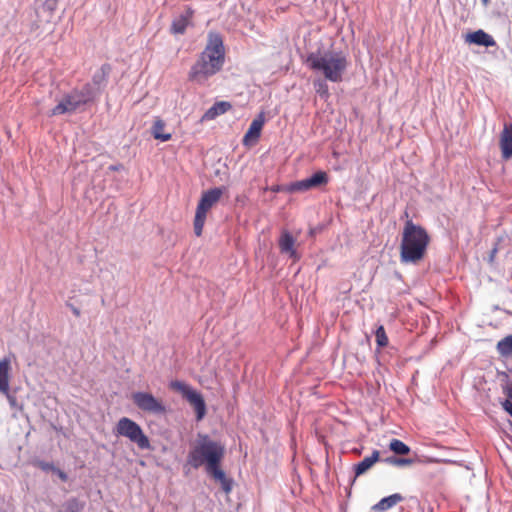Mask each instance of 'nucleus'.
<instances>
[{
  "mask_svg": "<svg viewBox=\"0 0 512 512\" xmlns=\"http://www.w3.org/2000/svg\"><path fill=\"white\" fill-rule=\"evenodd\" d=\"M232 109V104L226 100L215 101L201 116L199 123L214 120Z\"/></svg>",
  "mask_w": 512,
  "mask_h": 512,
  "instance_id": "aec40b11",
  "label": "nucleus"
},
{
  "mask_svg": "<svg viewBox=\"0 0 512 512\" xmlns=\"http://www.w3.org/2000/svg\"><path fill=\"white\" fill-rule=\"evenodd\" d=\"M508 425H509L510 431L512 432V421L511 420H508Z\"/></svg>",
  "mask_w": 512,
  "mask_h": 512,
  "instance_id": "37998d69",
  "label": "nucleus"
},
{
  "mask_svg": "<svg viewBox=\"0 0 512 512\" xmlns=\"http://www.w3.org/2000/svg\"><path fill=\"white\" fill-rule=\"evenodd\" d=\"M496 350L504 358L512 357V334L500 339L496 344Z\"/></svg>",
  "mask_w": 512,
  "mask_h": 512,
  "instance_id": "5701e85b",
  "label": "nucleus"
},
{
  "mask_svg": "<svg viewBox=\"0 0 512 512\" xmlns=\"http://www.w3.org/2000/svg\"><path fill=\"white\" fill-rule=\"evenodd\" d=\"M483 6L487 7L488 4L490 3V0H481Z\"/></svg>",
  "mask_w": 512,
  "mask_h": 512,
  "instance_id": "79ce46f5",
  "label": "nucleus"
},
{
  "mask_svg": "<svg viewBox=\"0 0 512 512\" xmlns=\"http://www.w3.org/2000/svg\"><path fill=\"white\" fill-rule=\"evenodd\" d=\"M113 435L124 437L135 444L140 450H153L148 435L144 432L142 426L134 419L123 416L118 419L113 427Z\"/></svg>",
  "mask_w": 512,
  "mask_h": 512,
  "instance_id": "0eeeda50",
  "label": "nucleus"
},
{
  "mask_svg": "<svg viewBox=\"0 0 512 512\" xmlns=\"http://www.w3.org/2000/svg\"><path fill=\"white\" fill-rule=\"evenodd\" d=\"M272 193L286 192L289 193L288 183L287 184H274L268 188Z\"/></svg>",
  "mask_w": 512,
  "mask_h": 512,
  "instance_id": "2f4dec72",
  "label": "nucleus"
},
{
  "mask_svg": "<svg viewBox=\"0 0 512 512\" xmlns=\"http://www.w3.org/2000/svg\"><path fill=\"white\" fill-rule=\"evenodd\" d=\"M503 366L505 369H507L512 374V358L508 359L506 361H503Z\"/></svg>",
  "mask_w": 512,
  "mask_h": 512,
  "instance_id": "58836bf2",
  "label": "nucleus"
},
{
  "mask_svg": "<svg viewBox=\"0 0 512 512\" xmlns=\"http://www.w3.org/2000/svg\"><path fill=\"white\" fill-rule=\"evenodd\" d=\"M304 64L315 73L322 74L326 80L332 83H339L348 69V54L334 48L333 43L326 48L320 44L315 50L306 54Z\"/></svg>",
  "mask_w": 512,
  "mask_h": 512,
  "instance_id": "7ed1b4c3",
  "label": "nucleus"
},
{
  "mask_svg": "<svg viewBox=\"0 0 512 512\" xmlns=\"http://www.w3.org/2000/svg\"><path fill=\"white\" fill-rule=\"evenodd\" d=\"M225 61L226 48L223 36L217 31H209L205 48L198 54L188 71V81L199 86L207 85L210 78L222 71Z\"/></svg>",
  "mask_w": 512,
  "mask_h": 512,
  "instance_id": "f03ea898",
  "label": "nucleus"
},
{
  "mask_svg": "<svg viewBox=\"0 0 512 512\" xmlns=\"http://www.w3.org/2000/svg\"><path fill=\"white\" fill-rule=\"evenodd\" d=\"M373 333L375 335V341L377 346L376 351L379 352L380 349L388 346L389 339L386 334V330L382 324H378Z\"/></svg>",
  "mask_w": 512,
  "mask_h": 512,
  "instance_id": "393cba45",
  "label": "nucleus"
},
{
  "mask_svg": "<svg viewBox=\"0 0 512 512\" xmlns=\"http://www.w3.org/2000/svg\"><path fill=\"white\" fill-rule=\"evenodd\" d=\"M86 507V501L77 497L71 496L67 498L58 512H84Z\"/></svg>",
  "mask_w": 512,
  "mask_h": 512,
  "instance_id": "4be33fe9",
  "label": "nucleus"
},
{
  "mask_svg": "<svg viewBox=\"0 0 512 512\" xmlns=\"http://www.w3.org/2000/svg\"><path fill=\"white\" fill-rule=\"evenodd\" d=\"M496 374H497V377L500 379V384H506L512 380V378L510 377L511 373L507 369L500 370L497 368Z\"/></svg>",
  "mask_w": 512,
  "mask_h": 512,
  "instance_id": "c756f323",
  "label": "nucleus"
},
{
  "mask_svg": "<svg viewBox=\"0 0 512 512\" xmlns=\"http://www.w3.org/2000/svg\"><path fill=\"white\" fill-rule=\"evenodd\" d=\"M166 123L160 117H156L150 129L152 137L160 142H168L172 139V133L164 132Z\"/></svg>",
  "mask_w": 512,
  "mask_h": 512,
  "instance_id": "412c9836",
  "label": "nucleus"
},
{
  "mask_svg": "<svg viewBox=\"0 0 512 512\" xmlns=\"http://www.w3.org/2000/svg\"><path fill=\"white\" fill-rule=\"evenodd\" d=\"M214 175H215L216 177H220V176H221V170H220V169H216V170L214 171Z\"/></svg>",
  "mask_w": 512,
  "mask_h": 512,
  "instance_id": "a19ab883",
  "label": "nucleus"
},
{
  "mask_svg": "<svg viewBox=\"0 0 512 512\" xmlns=\"http://www.w3.org/2000/svg\"><path fill=\"white\" fill-rule=\"evenodd\" d=\"M124 169H125V167H124V165L122 163L111 164L108 167V170L112 171V172H119V171H122Z\"/></svg>",
  "mask_w": 512,
  "mask_h": 512,
  "instance_id": "c9c22d12",
  "label": "nucleus"
},
{
  "mask_svg": "<svg viewBox=\"0 0 512 512\" xmlns=\"http://www.w3.org/2000/svg\"><path fill=\"white\" fill-rule=\"evenodd\" d=\"M397 454L388 456L386 458H382L381 462H384L386 464L396 466V467H407L416 462L413 458H406V457H398Z\"/></svg>",
  "mask_w": 512,
  "mask_h": 512,
  "instance_id": "bb28decb",
  "label": "nucleus"
},
{
  "mask_svg": "<svg viewBox=\"0 0 512 512\" xmlns=\"http://www.w3.org/2000/svg\"><path fill=\"white\" fill-rule=\"evenodd\" d=\"M497 252H498V247H497V245H495V246L490 250V252H489V254H488V258H487V260H488V262H489V263H492V262L494 261V259H495V256H496Z\"/></svg>",
  "mask_w": 512,
  "mask_h": 512,
  "instance_id": "e433bc0d",
  "label": "nucleus"
},
{
  "mask_svg": "<svg viewBox=\"0 0 512 512\" xmlns=\"http://www.w3.org/2000/svg\"><path fill=\"white\" fill-rule=\"evenodd\" d=\"M388 448L390 451L397 455H406L411 452V447L397 438H392L390 440Z\"/></svg>",
  "mask_w": 512,
  "mask_h": 512,
  "instance_id": "a878e982",
  "label": "nucleus"
},
{
  "mask_svg": "<svg viewBox=\"0 0 512 512\" xmlns=\"http://www.w3.org/2000/svg\"><path fill=\"white\" fill-rule=\"evenodd\" d=\"M404 217L406 218V220H407V219H410V218H409V213H408V211H407V210H405V211L403 212V215L401 216V219H402V218H404Z\"/></svg>",
  "mask_w": 512,
  "mask_h": 512,
  "instance_id": "ea45409f",
  "label": "nucleus"
},
{
  "mask_svg": "<svg viewBox=\"0 0 512 512\" xmlns=\"http://www.w3.org/2000/svg\"><path fill=\"white\" fill-rule=\"evenodd\" d=\"M33 467L41 469L45 473H53L56 465L53 462L45 461L39 457H34L30 460Z\"/></svg>",
  "mask_w": 512,
  "mask_h": 512,
  "instance_id": "cd10ccee",
  "label": "nucleus"
},
{
  "mask_svg": "<svg viewBox=\"0 0 512 512\" xmlns=\"http://www.w3.org/2000/svg\"><path fill=\"white\" fill-rule=\"evenodd\" d=\"M67 307L70 308L71 312L76 316V317H79L80 314H81V310L76 307L75 305H73L72 303H67Z\"/></svg>",
  "mask_w": 512,
  "mask_h": 512,
  "instance_id": "4c0bfd02",
  "label": "nucleus"
},
{
  "mask_svg": "<svg viewBox=\"0 0 512 512\" xmlns=\"http://www.w3.org/2000/svg\"><path fill=\"white\" fill-rule=\"evenodd\" d=\"M58 0H45L41 3L40 8L48 13V17L45 19L46 23L52 21V15L57 8Z\"/></svg>",
  "mask_w": 512,
  "mask_h": 512,
  "instance_id": "c85d7f7f",
  "label": "nucleus"
},
{
  "mask_svg": "<svg viewBox=\"0 0 512 512\" xmlns=\"http://www.w3.org/2000/svg\"><path fill=\"white\" fill-rule=\"evenodd\" d=\"M36 16H37V18H40V14H39V10L38 9H36Z\"/></svg>",
  "mask_w": 512,
  "mask_h": 512,
  "instance_id": "c03bdc74",
  "label": "nucleus"
},
{
  "mask_svg": "<svg viewBox=\"0 0 512 512\" xmlns=\"http://www.w3.org/2000/svg\"><path fill=\"white\" fill-rule=\"evenodd\" d=\"M168 387L179 393L182 398L193 408L195 420L201 422L207 416L208 408L204 395L190 383L174 379L168 384Z\"/></svg>",
  "mask_w": 512,
  "mask_h": 512,
  "instance_id": "423d86ee",
  "label": "nucleus"
},
{
  "mask_svg": "<svg viewBox=\"0 0 512 512\" xmlns=\"http://www.w3.org/2000/svg\"><path fill=\"white\" fill-rule=\"evenodd\" d=\"M56 475L62 482L66 483L69 480V475L67 472H65L63 469L59 468L58 466L55 467L53 473Z\"/></svg>",
  "mask_w": 512,
  "mask_h": 512,
  "instance_id": "473e14b6",
  "label": "nucleus"
},
{
  "mask_svg": "<svg viewBox=\"0 0 512 512\" xmlns=\"http://www.w3.org/2000/svg\"><path fill=\"white\" fill-rule=\"evenodd\" d=\"M266 123L265 112L260 111L249 124L248 129L245 131L242 144L245 147H252L256 145L261 137L263 127Z\"/></svg>",
  "mask_w": 512,
  "mask_h": 512,
  "instance_id": "f8f14e48",
  "label": "nucleus"
},
{
  "mask_svg": "<svg viewBox=\"0 0 512 512\" xmlns=\"http://www.w3.org/2000/svg\"><path fill=\"white\" fill-rule=\"evenodd\" d=\"M296 237L287 229H283L278 238V248L282 255L287 256L292 262L300 261L302 254L296 247Z\"/></svg>",
  "mask_w": 512,
  "mask_h": 512,
  "instance_id": "9b49d317",
  "label": "nucleus"
},
{
  "mask_svg": "<svg viewBox=\"0 0 512 512\" xmlns=\"http://www.w3.org/2000/svg\"><path fill=\"white\" fill-rule=\"evenodd\" d=\"M79 108H81L79 102L75 99L73 93L70 92L65 94L58 104L50 110L49 116L73 114Z\"/></svg>",
  "mask_w": 512,
  "mask_h": 512,
  "instance_id": "2eb2a0df",
  "label": "nucleus"
},
{
  "mask_svg": "<svg viewBox=\"0 0 512 512\" xmlns=\"http://www.w3.org/2000/svg\"><path fill=\"white\" fill-rule=\"evenodd\" d=\"M111 71L112 66L109 63H104L94 72L90 83L94 86V89L98 91L99 95H101L106 88Z\"/></svg>",
  "mask_w": 512,
  "mask_h": 512,
  "instance_id": "6ab92c4d",
  "label": "nucleus"
},
{
  "mask_svg": "<svg viewBox=\"0 0 512 512\" xmlns=\"http://www.w3.org/2000/svg\"><path fill=\"white\" fill-rule=\"evenodd\" d=\"M381 461V451L373 449L370 455L365 456L362 460L352 465L351 473L348 478V486L345 488L348 496L351 495V488L355 484L356 480L365 475L376 463Z\"/></svg>",
  "mask_w": 512,
  "mask_h": 512,
  "instance_id": "9d476101",
  "label": "nucleus"
},
{
  "mask_svg": "<svg viewBox=\"0 0 512 512\" xmlns=\"http://www.w3.org/2000/svg\"><path fill=\"white\" fill-rule=\"evenodd\" d=\"M227 191L228 188L224 185L211 187L202 191L195 209V215L193 219V229L195 236H202L209 210L220 201L221 197Z\"/></svg>",
  "mask_w": 512,
  "mask_h": 512,
  "instance_id": "39448f33",
  "label": "nucleus"
},
{
  "mask_svg": "<svg viewBox=\"0 0 512 512\" xmlns=\"http://www.w3.org/2000/svg\"><path fill=\"white\" fill-rule=\"evenodd\" d=\"M195 14V10L187 5L185 6V11L181 13L178 17L173 19L170 26V33L173 35H183L185 34L187 28L189 26H193V17Z\"/></svg>",
  "mask_w": 512,
  "mask_h": 512,
  "instance_id": "4468645a",
  "label": "nucleus"
},
{
  "mask_svg": "<svg viewBox=\"0 0 512 512\" xmlns=\"http://www.w3.org/2000/svg\"><path fill=\"white\" fill-rule=\"evenodd\" d=\"M329 80L324 78H317L313 81V87L316 94L324 101H327L331 94L329 91V86L327 84Z\"/></svg>",
  "mask_w": 512,
  "mask_h": 512,
  "instance_id": "b1692460",
  "label": "nucleus"
},
{
  "mask_svg": "<svg viewBox=\"0 0 512 512\" xmlns=\"http://www.w3.org/2000/svg\"><path fill=\"white\" fill-rule=\"evenodd\" d=\"M329 181V174L322 169H318L303 179L289 182V194L304 193L312 189H320L326 186Z\"/></svg>",
  "mask_w": 512,
  "mask_h": 512,
  "instance_id": "1a4fd4ad",
  "label": "nucleus"
},
{
  "mask_svg": "<svg viewBox=\"0 0 512 512\" xmlns=\"http://www.w3.org/2000/svg\"><path fill=\"white\" fill-rule=\"evenodd\" d=\"M131 400L140 411L147 414L164 416L170 411V408L165 401L155 396L151 391H133L131 393Z\"/></svg>",
  "mask_w": 512,
  "mask_h": 512,
  "instance_id": "6e6552de",
  "label": "nucleus"
},
{
  "mask_svg": "<svg viewBox=\"0 0 512 512\" xmlns=\"http://www.w3.org/2000/svg\"><path fill=\"white\" fill-rule=\"evenodd\" d=\"M502 410L512 418V403L508 400H500Z\"/></svg>",
  "mask_w": 512,
  "mask_h": 512,
  "instance_id": "72a5a7b5",
  "label": "nucleus"
},
{
  "mask_svg": "<svg viewBox=\"0 0 512 512\" xmlns=\"http://www.w3.org/2000/svg\"><path fill=\"white\" fill-rule=\"evenodd\" d=\"M225 455L226 447L221 441L212 439L207 433L198 432L182 465L183 474L188 476L191 470L203 467L206 476L219 484L221 490L228 495L233 491L235 480L223 467Z\"/></svg>",
  "mask_w": 512,
  "mask_h": 512,
  "instance_id": "f257e3e1",
  "label": "nucleus"
},
{
  "mask_svg": "<svg viewBox=\"0 0 512 512\" xmlns=\"http://www.w3.org/2000/svg\"><path fill=\"white\" fill-rule=\"evenodd\" d=\"M431 243V235L421 224L412 219L404 222L399 244V260L403 265L418 266L427 254Z\"/></svg>",
  "mask_w": 512,
  "mask_h": 512,
  "instance_id": "20e7f679",
  "label": "nucleus"
},
{
  "mask_svg": "<svg viewBox=\"0 0 512 512\" xmlns=\"http://www.w3.org/2000/svg\"><path fill=\"white\" fill-rule=\"evenodd\" d=\"M427 512H434V511H433V508L429 506V507H428V511H427Z\"/></svg>",
  "mask_w": 512,
  "mask_h": 512,
  "instance_id": "a18cd8bd",
  "label": "nucleus"
},
{
  "mask_svg": "<svg viewBox=\"0 0 512 512\" xmlns=\"http://www.w3.org/2000/svg\"><path fill=\"white\" fill-rule=\"evenodd\" d=\"M499 148L501 159L508 161L512 159V123L505 122L499 134Z\"/></svg>",
  "mask_w": 512,
  "mask_h": 512,
  "instance_id": "dca6fc26",
  "label": "nucleus"
},
{
  "mask_svg": "<svg viewBox=\"0 0 512 512\" xmlns=\"http://www.w3.org/2000/svg\"><path fill=\"white\" fill-rule=\"evenodd\" d=\"M464 41L468 45H475L484 47L486 49L491 47H497V42L483 29L470 30L464 34Z\"/></svg>",
  "mask_w": 512,
  "mask_h": 512,
  "instance_id": "ddd939ff",
  "label": "nucleus"
},
{
  "mask_svg": "<svg viewBox=\"0 0 512 512\" xmlns=\"http://www.w3.org/2000/svg\"><path fill=\"white\" fill-rule=\"evenodd\" d=\"M494 310H500V307L498 305H495Z\"/></svg>",
  "mask_w": 512,
  "mask_h": 512,
  "instance_id": "49530a36",
  "label": "nucleus"
},
{
  "mask_svg": "<svg viewBox=\"0 0 512 512\" xmlns=\"http://www.w3.org/2000/svg\"><path fill=\"white\" fill-rule=\"evenodd\" d=\"M505 313L511 315L512 313L509 310H504Z\"/></svg>",
  "mask_w": 512,
  "mask_h": 512,
  "instance_id": "de8ad7c7",
  "label": "nucleus"
},
{
  "mask_svg": "<svg viewBox=\"0 0 512 512\" xmlns=\"http://www.w3.org/2000/svg\"><path fill=\"white\" fill-rule=\"evenodd\" d=\"M71 92L81 107L94 103L100 96L91 83H86L81 89H74Z\"/></svg>",
  "mask_w": 512,
  "mask_h": 512,
  "instance_id": "f3484780",
  "label": "nucleus"
},
{
  "mask_svg": "<svg viewBox=\"0 0 512 512\" xmlns=\"http://www.w3.org/2000/svg\"><path fill=\"white\" fill-rule=\"evenodd\" d=\"M503 394L505 395L504 400H508L512 403V380L506 384H500Z\"/></svg>",
  "mask_w": 512,
  "mask_h": 512,
  "instance_id": "7c9ffc66",
  "label": "nucleus"
},
{
  "mask_svg": "<svg viewBox=\"0 0 512 512\" xmlns=\"http://www.w3.org/2000/svg\"><path fill=\"white\" fill-rule=\"evenodd\" d=\"M12 378L11 356L5 355L0 359V394H7Z\"/></svg>",
  "mask_w": 512,
  "mask_h": 512,
  "instance_id": "a211bd4d",
  "label": "nucleus"
},
{
  "mask_svg": "<svg viewBox=\"0 0 512 512\" xmlns=\"http://www.w3.org/2000/svg\"><path fill=\"white\" fill-rule=\"evenodd\" d=\"M11 407H16L17 405V398L14 394L11 393V387H9L7 394H3Z\"/></svg>",
  "mask_w": 512,
  "mask_h": 512,
  "instance_id": "f704fd0d",
  "label": "nucleus"
}]
</instances>
